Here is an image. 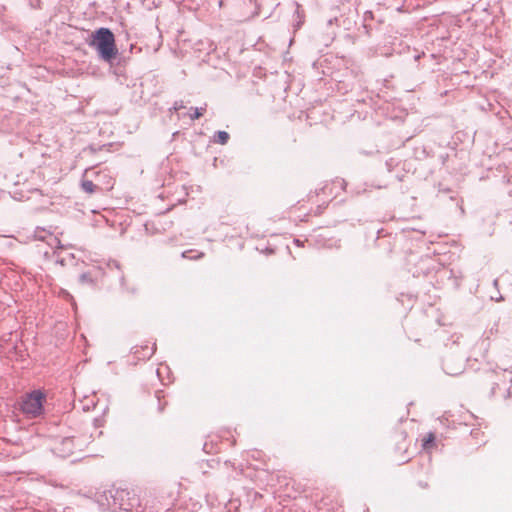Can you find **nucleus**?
Listing matches in <instances>:
<instances>
[{
  "mask_svg": "<svg viewBox=\"0 0 512 512\" xmlns=\"http://www.w3.org/2000/svg\"><path fill=\"white\" fill-rule=\"evenodd\" d=\"M334 186H338L340 189H344L346 186V182L344 179H337L333 182Z\"/></svg>",
  "mask_w": 512,
  "mask_h": 512,
  "instance_id": "2eb2a0df",
  "label": "nucleus"
},
{
  "mask_svg": "<svg viewBox=\"0 0 512 512\" xmlns=\"http://www.w3.org/2000/svg\"><path fill=\"white\" fill-rule=\"evenodd\" d=\"M79 282L81 284H89V285H92L93 284V279L90 275V273L88 272H84L82 274H80L79 276Z\"/></svg>",
  "mask_w": 512,
  "mask_h": 512,
  "instance_id": "9b49d317",
  "label": "nucleus"
},
{
  "mask_svg": "<svg viewBox=\"0 0 512 512\" xmlns=\"http://www.w3.org/2000/svg\"><path fill=\"white\" fill-rule=\"evenodd\" d=\"M420 57H421V56L418 54V55H415V57H414V58H415V60H418V59H420Z\"/></svg>",
  "mask_w": 512,
  "mask_h": 512,
  "instance_id": "6ab92c4d",
  "label": "nucleus"
},
{
  "mask_svg": "<svg viewBox=\"0 0 512 512\" xmlns=\"http://www.w3.org/2000/svg\"><path fill=\"white\" fill-rule=\"evenodd\" d=\"M191 110L193 111V113L190 114V118L192 120H195V119H199L203 115V113L205 111V108H203V107H200V108L195 107V108H193L192 107Z\"/></svg>",
  "mask_w": 512,
  "mask_h": 512,
  "instance_id": "f8f14e48",
  "label": "nucleus"
},
{
  "mask_svg": "<svg viewBox=\"0 0 512 512\" xmlns=\"http://www.w3.org/2000/svg\"><path fill=\"white\" fill-rule=\"evenodd\" d=\"M229 139L230 135L226 131H217L213 135V142L220 145L227 144Z\"/></svg>",
  "mask_w": 512,
  "mask_h": 512,
  "instance_id": "423d86ee",
  "label": "nucleus"
},
{
  "mask_svg": "<svg viewBox=\"0 0 512 512\" xmlns=\"http://www.w3.org/2000/svg\"><path fill=\"white\" fill-rule=\"evenodd\" d=\"M363 29H365V32H366L367 34H369V31H368V27H367V25H365V24H364V25H363Z\"/></svg>",
  "mask_w": 512,
  "mask_h": 512,
  "instance_id": "a211bd4d",
  "label": "nucleus"
},
{
  "mask_svg": "<svg viewBox=\"0 0 512 512\" xmlns=\"http://www.w3.org/2000/svg\"><path fill=\"white\" fill-rule=\"evenodd\" d=\"M138 504V499L137 498H133V499H129V502L127 504L125 503H120V508L125 510V511H132L133 508Z\"/></svg>",
  "mask_w": 512,
  "mask_h": 512,
  "instance_id": "9d476101",
  "label": "nucleus"
},
{
  "mask_svg": "<svg viewBox=\"0 0 512 512\" xmlns=\"http://www.w3.org/2000/svg\"><path fill=\"white\" fill-rule=\"evenodd\" d=\"M156 398H157V401H158V411L159 412H163L164 411V407L166 405V402L162 403V401H161V391H157L156 392Z\"/></svg>",
  "mask_w": 512,
  "mask_h": 512,
  "instance_id": "4468645a",
  "label": "nucleus"
},
{
  "mask_svg": "<svg viewBox=\"0 0 512 512\" xmlns=\"http://www.w3.org/2000/svg\"><path fill=\"white\" fill-rule=\"evenodd\" d=\"M81 188L85 193L92 194L99 189L91 180H82Z\"/></svg>",
  "mask_w": 512,
  "mask_h": 512,
  "instance_id": "6e6552de",
  "label": "nucleus"
},
{
  "mask_svg": "<svg viewBox=\"0 0 512 512\" xmlns=\"http://www.w3.org/2000/svg\"><path fill=\"white\" fill-rule=\"evenodd\" d=\"M294 243L299 246V247H302L303 246V241L299 240V239H294Z\"/></svg>",
  "mask_w": 512,
  "mask_h": 512,
  "instance_id": "f3484780",
  "label": "nucleus"
},
{
  "mask_svg": "<svg viewBox=\"0 0 512 512\" xmlns=\"http://www.w3.org/2000/svg\"><path fill=\"white\" fill-rule=\"evenodd\" d=\"M422 442L423 448L429 451L436 445V437L433 433H429L426 437L423 438Z\"/></svg>",
  "mask_w": 512,
  "mask_h": 512,
  "instance_id": "0eeeda50",
  "label": "nucleus"
},
{
  "mask_svg": "<svg viewBox=\"0 0 512 512\" xmlns=\"http://www.w3.org/2000/svg\"><path fill=\"white\" fill-rule=\"evenodd\" d=\"M190 253H192V250H187V251H184L181 254V256L183 258H190V259H200L203 256V253H198L197 255L189 256Z\"/></svg>",
  "mask_w": 512,
  "mask_h": 512,
  "instance_id": "ddd939ff",
  "label": "nucleus"
},
{
  "mask_svg": "<svg viewBox=\"0 0 512 512\" xmlns=\"http://www.w3.org/2000/svg\"><path fill=\"white\" fill-rule=\"evenodd\" d=\"M296 13H297V15L299 16V6H297Z\"/></svg>",
  "mask_w": 512,
  "mask_h": 512,
  "instance_id": "412c9836",
  "label": "nucleus"
},
{
  "mask_svg": "<svg viewBox=\"0 0 512 512\" xmlns=\"http://www.w3.org/2000/svg\"><path fill=\"white\" fill-rule=\"evenodd\" d=\"M121 285H124V277H121Z\"/></svg>",
  "mask_w": 512,
  "mask_h": 512,
  "instance_id": "aec40b11",
  "label": "nucleus"
},
{
  "mask_svg": "<svg viewBox=\"0 0 512 512\" xmlns=\"http://www.w3.org/2000/svg\"><path fill=\"white\" fill-rule=\"evenodd\" d=\"M124 495L128 496L129 492L125 490L117 491L115 500L121 498L123 500Z\"/></svg>",
  "mask_w": 512,
  "mask_h": 512,
  "instance_id": "dca6fc26",
  "label": "nucleus"
},
{
  "mask_svg": "<svg viewBox=\"0 0 512 512\" xmlns=\"http://www.w3.org/2000/svg\"><path fill=\"white\" fill-rule=\"evenodd\" d=\"M87 43L97 51L101 60L109 64H112L118 55L115 36L109 28L100 27L96 29Z\"/></svg>",
  "mask_w": 512,
  "mask_h": 512,
  "instance_id": "f257e3e1",
  "label": "nucleus"
},
{
  "mask_svg": "<svg viewBox=\"0 0 512 512\" xmlns=\"http://www.w3.org/2000/svg\"><path fill=\"white\" fill-rule=\"evenodd\" d=\"M339 8V0H336L329 8V14L327 15V19H332L336 17L337 19L342 18V13L338 12Z\"/></svg>",
  "mask_w": 512,
  "mask_h": 512,
  "instance_id": "1a4fd4ad",
  "label": "nucleus"
},
{
  "mask_svg": "<svg viewBox=\"0 0 512 512\" xmlns=\"http://www.w3.org/2000/svg\"><path fill=\"white\" fill-rule=\"evenodd\" d=\"M338 12L342 13V18L327 19V26L332 27L335 25L337 28H342L344 31H350L356 24L358 13L357 9L349 0H339Z\"/></svg>",
  "mask_w": 512,
  "mask_h": 512,
  "instance_id": "f03ea898",
  "label": "nucleus"
},
{
  "mask_svg": "<svg viewBox=\"0 0 512 512\" xmlns=\"http://www.w3.org/2000/svg\"><path fill=\"white\" fill-rule=\"evenodd\" d=\"M59 445L62 447H56V450L62 453V456L69 455L73 452L74 448V438L73 437H65L61 440Z\"/></svg>",
  "mask_w": 512,
  "mask_h": 512,
  "instance_id": "39448f33",
  "label": "nucleus"
},
{
  "mask_svg": "<svg viewBox=\"0 0 512 512\" xmlns=\"http://www.w3.org/2000/svg\"><path fill=\"white\" fill-rule=\"evenodd\" d=\"M156 350V345L153 344L152 347H149L148 345L141 346V347H134L133 348V354L135 358L138 360H146L149 359Z\"/></svg>",
  "mask_w": 512,
  "mask_h": 512,
  "instance_id": "20e7f679",
  "label": "nucleus"
},
{
  "mask_svg": "<svg viewBox=\"0 0 512 512\" xmlns=\"http://www.w3.org/2000/svg\"><path fill=\"white\" fill-rule=\"evenodd\" d=\"M45 400L46 395L44 392L33 390L23 397L20 409L28 418H37L44 413L43 403Z\"/></svg>",
  "mask_w": 512,
  "mask_h": 512,
  "instance_id": "7ed1b4c3",
  "label": "nucleus"
}]
</instances>
